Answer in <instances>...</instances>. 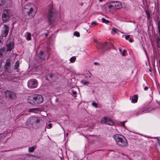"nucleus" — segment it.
<instances>
[{
	"label": "nucleus",
	"mask_w": 160,
	"mask_h": 160,
	"mask_svg": "<svg viewBox=\"0 0 160 160\" xmlns=\"http://www.w3.org/2000/svg\"><path fill=\"white\" fill-rule=\"evenodd\" d=\"M126 50L125 49H124L121 53V54L122 56H125L126 55L125 53H126Z\"/></svg>",
	"instance_id": "26"
},
{
	"label": "nucleus",
	"mask_w": 160,
	"mask_h": 160,
	"mask_svg": "<svg viewBox=\"0 0 160 160\" xmlns=\"http://www.w3.org/2000/svg\"><path fill=\"white\" fill-rule=\"evenodd\" d=\"M28 85L29 88H35L38 85V82L36 79H30L28 81Z\"/></svg>",
	"instance_id": "5"
},
{
	"label": "nucleus",
	"mask_w": 160,
	"mask_h": 160,
	"mask_svg": "<svg viewBox=\"0 0 160 160\" xmlns=\"http://www.w3.org/2000/svg\"><path fill=\"white\" fill-rule=\"evenodd\" d=\"M50 77L51 78H52V75H50Z\"/></svg>",
	"instance_id": "46"
},
{
	"label": "nucleus",
	"mask_w": 160,
	"mask_h": 160,
	"mask_svg": "<svg viewBox=\"0 0 160 160\" xmlns=\"http://www.w3.org/2000/svg\"><path fill=\"white\" fill-rule=\"evenodd\" d=\"M97 62H95L94 63V64L95 65L96 64H97Z\"/></svg>",
	"instance_id": "49"
},
{
	"label": "nucleus",
	"mask_w": 160,
	"mask_h": 160,
	"mask_svg": "<svg viewBox=\"0 0 160 160\" xmlns=\"http://www.w3.org/2000/svg\"><path fill=\"white\" fill-rule=\"evenodd\" d=\"M36 148V147L35 146H32L28 148L29 152H32Z\"/></svg>",
	"instance_id": "22"
},
{
	"label": "nucleus",
	"mask_w": 160,
	"mask_h": 160,
	"mask_svg": "<svg viewBox=\"0 0 160 160\" xmlns=\"http://www.w3.org/2000/svg\"><path fill=\"white\" fill-rule=\"evenodd\" d=\"M72 92L73 95H76L77 93L75 91H74L73 90H72Z\"/></svg>",
	"instance_id": "34"
},
{
	"label": "nucleus",
	"mask_w": 160,
	"mask_h": 160,
	"mask_svg": "<svg viewBox=\"0 0 160 160\" xmlns=\"http://www.w3.org/2000/svg\"><path fill=\"white\" fill-rule=\"evenodd\" d=\"M141 160H146L144 158H142Z\"/></svg>",
	"instance_id": "45"
},
{
	"label": "nucleus",
	"mask_w": 160,
	"mask_h": 160,
	"mask_svg": "<svg viewBox=\"0 0 160 160\" xmlns=\"http://www.w3.org/2000/svg\"><path fill=\"white\" fill-rule=\"evenodd\" d=\"M148 112L147 110H145L144 111L142 112L143 113L147 112Z\"/></svg>",
	"instance_id": "41"
},
{
	"label": "nucleus",
	"mask_w": 160,
	"mask_h": 160,
	"mask_svg": "<svg viewBox=\"0 0 160 160\" xmlns=\"http://www.w3.org/2000/svg\"><path fill=\"white\" fill-rule=\"evenodd\" d=\"M138 115V113H137V114H136V115Z\"/></svg>",
	"instance_id": "50"
},
{
	"label": "nucleus",
	"mask_w": 160,
	"mask_h": 160,
	"mask_svg": "<svg viewBox=\"0 0 160 160\" xmlns=\"http://www.w3.org/2000/svg\"><path fill=\"white\" fill-rule=\"evenodd\" d=\"M14 44L13 42H10L8 43L7 44V51H10L13 48Z\"/></svg>",
	"instance_id": "12"
},
{
	"label": "nucleus",
	"mask_w": 160,
	"mask_h": 160,
	"mask_svg": "<svg viewBox=\"0 0 160 160\" xmlns=\"http://www.w3.org/2000/svg\"><path fill=\"white\" fill-rule=\"evenodd\" d=\"M34 99L36 105L42 102L43 100L42 97L40 95H36L34 96Z\"/></svg>",
	"instance_id": "7"
},
{
	"label": "nucleus",
	"mask_w": 160,
	"mask_h": 160,
	"mask_svg": "<svg viewBox=\"0 0 160 160\" xmlns=\"http://www.w3.org/2000/svg\"><path fill=\"white\" fill-rule=\"evenodd\" d=\"M107 43L106 42L105 43H100L99 42H98L97 43V46H100L101 45L102 46V47H103L104 45H105V44H106Z\"/></svg>",
	"instance_id": "28"
},
{
	"label": "nucleus",
	"mask_w": 160,
	"mask_h": 160,
	"mask_svg": "<svg viewBox=\"0 0 160 160\" xmlns=\"http://www.w3.org/2000/svg\"><path fill=\"white\" fill-rule=\"evenodd\" d=\"M108 9H109V11H112L115 10V8H114V5L113 2H112L110 4H106L105 5Z\"/></svg>",
	"instance_id": "15"
},
{
	"label": "nucleus",
	"mask_w": 160,
	"mask_h": 160,
	"mask_svg": "<svg viewBox=\"0 0 160 160\" xmlns=\"http://www.w3.org/2000/svg\"><path fill=\"white\" fill-rule=\"evenodd\" d=\"M9 30V27L5 24L4 25L2 31V37H6L8 35Z\"/></svg>",
	"instance_id": "8"
},
{
	"label": "nucleus",
	"mask_w": 160,
	"mask_h": 160,
	"mask_svg": "<svg viewBox=\"0 0 160 160\" xmlns=\"http://www.w3.org/2000/svg\"><path fill=\"white\" fill-rule=\"evenodd\" d=\"M39 109L38 108H32L30 109L29 110V112H32L35 113H37L38 112V111H39Z\"/></svg>",
	"instance_id": "18"
},
{
	"label": "nucleus",
	"mask_w": 160,
	"mask_h": 160,
	"mask_svg": "<svg viewBox=\"0 0 160 160\" xmlns=\"http://www.w3.org/2000/svg\"><path fill=\"white\" fill-rule=\"evenodd\" d=\"M125 122H121L120 123V125H122V126L124 127V128H125V125H124V123Z\"/></svg>",
	"instance_id": "31"
},
{
	"label": "nucleus",
	"mask_w": 160,
	"mask_h": 160,
	"mask_svg": "<svg viewBox=\"0 0 160 160\" xmlns=\"http://www.w3.org/2000/svg\"><path fill=\"white\" fill-rule=\"evenodd\" d=\"M19 61H17L15 63L14 69L17 70V72L18 71V67H19Z\"/></svg>",
	"instance_id": "20"
},
{
	"label": "nucleus",
	"mask_w": 160,
	"mask_h": 160,
	"mask_svg": "<svg viewBox=\"0 0 160 160\" xmlns=\"http://www.w3.org/2000/svg\"><path fill=\"white\" fill-rule=\"evenodd\" d=\"M118 31V29L115 28H113L111 32L112 34H115L117 33Z\"/></svg>",
	"instance_id": "23"
},
{
	"label": "nucleus",
	"mask_w": 160,
	"mask_h": 160,
	"mask_svg": "<svg viewBox=\"0 0 160 160\" xmlns=\"http://www.w3.org/2000/svg\"><path fill=\"white\" fill-rule=\"evenodd\" d=\"M119 51L121 53V52H122V50H121V49H119Z\"/></svg>",
	"instance_id": "44"
},
{
	"label": "nucleus",
	"mask_w": 160,
	"mask_h": 160,
	"mask_svg": "<svg viewBox=\"0 0 160 160\" xmlns=\"http://www.w3.org/2000/svg\"><path fill=\"white\" fill-rule=\"evenodd\" d=\"M76 57H72L70 59V62L73 63L76 60Z\"/></svg>",
	"instance_id": "24"
},
{
	"label": "nucleus",
	"mask_w": 160,
	"mask_h": 160,
	"mask_svg": "<svg viewBox=\"0 0 160 160\" xmlns=\"http://www.w3.org/2000/svg\"><path fill=\"white\" fill-rule=\"evenodd\" d=\"M92 105L96 108L98 107V104L95 102H92Z\"/></svg>",
	"instance_id": "30"
},
{
	"label": "nucleus",
	"mask_w": 160,
	"mask_h": 160,
	"mask_svg": "<svg viewBox=\"0 0 160 160\" xmlns=\"http://www.w3.org/2000/svg\"><path fill=\"white\" fill-rule=\"evenodd\" d=\"M68 133H66V136H68Z\"/></svg>",
	"instance_id": "48"
},
{
	"label": "nucleus",
	"mask_w": 160,
	"mask_h": 160,
	"mask_svg": "<svg viewBox=\"0 0 160 160\" xmlns=\"http://www.w3.org/2000/svg\"><path fill=\"white\" fill-rule=\"evenodd\" d=\"M130 36L129 35H127L125 37V38L126 40L128 39V38H130Z\"/></svg>",
	"instance_id": "33"
},
{
	"label": "nucleus",
	"mask_w": 160,
	"mask_h": 160,
	"mask_svg": "<svg viewBox=\"0 0 160 160\" xmlns=\"http://www.w3.org/2000/svg\"><path fill=\"white\" fill-rule=\"evenodd\" d=\"M138 99V96L136 95H135L132 97L131 102L133 103H136Z\"/></svg>",
	"instance_id": "17"
},
{
	"label": "nucleus",
	"mask_w": 160,
	"mask_h": 160,
	"mask_svg": "<svg viewBox=\"0 0 160 160\" xmlns=\"http://www.w3.org/2000/svg\"><path fill=\"white\" fill-rule=\"evenodd\" d=\"M160 39L159 38H158L157 39V43H159V42H160Z\"/></svg>",
	"instance_id": "42"
},
{
	"label": "nucleus",
	"mask_w": 160,
	"mask_h": 160,
	"mask_svg": "<svg viewBox=\"0 0 160 160\" xmlns=\"http://www.w3.org/2000/svg\"><path fill=\"white\" fill-rule=\"evenodd\" d=\"M4 50V48H1L0 49V52H3Z\"/></svg>",
	"instance_id": "36"
},
{
	"label": "nucleus",
	"mask_w": 160,
	"mask_h": 160,
	"mask_svg": "<svg viewBox=\"0 0 160 160\" xmlns=\"http://www.w3.org/2000/svg\"><path fill=\"white\" fill-rule=\"evenodd\" d=\"M39 58L42 60H45L47 59L48 58L49 55L48 54L46 55L44 54L42 51H41L38 55Z\"/></svg>",
	"instance_id": "10"
},
{
	"label": "nucleus",
	"mask_w": 160,
	"mask_h": 160,
	"mask_svg": "<svg viewBox=\"0 0 160 160\" xmlns=\"http://www.w3.org/2000/svg\"><path fill=\"white\" fill-rule=\"evenodd\" d=\"M5 95L6 97H9L11 98H13V96H15V95L12 92L7 91L5 92Z\"/></svg>",
	"instance_id": "13"
},
{
	"label": "nucleus",
	"mask_w": 160,
	"mask_h": 160,
	"mask_svg": "<svg viewBox=\"0 0 160 160\" xmlns=\"http://www.w3.org/2000/svg\"><path fill=\"white\" fill-rule=\"evenodd\" d=\"M74 35L76 37H79L80 35L79 32L77 31H76L74 32Z\"/></svg>",
	"instance_id": "27"
},
{
	"label": "nucleus",
	"mask_w": 160,
	"mask_h": 160,
	"mask_svg": "<svg viewBox=\"0 0 160 160\" xmlns=\"http://www.w3.org/2000/svg\"><path fill=\"white\" fill-rule=\"evenodd\" d=\"M34 120L37 123H38L39 122L40 120L38 119V118L37 117L32 118H30L29 119H28L27 120V123H28V122H31V121L32 120Z\"/></svg>",
	"instance_id": "16"
},
{
	"label": "nucleus",
	"mask_w": 160,
	"mask_h": 160,
	"mask_svg": "<svg viewBox=\"0 0 160 160\" xmlns=\"http://www.w3.org/2000/svg\"><path fill=\"white\" fill-rule=\"evenodd\" d=\"M89 83V82L88 81H85L83 83V84L84 85H88Z\"/></svg>",
	"instance_id": "32"
},
{
	"label": "nucleus",
	"mask_w": 160,
	"mask_h": 160,
	"mask_svg": "<svg viewBox=\"0 0 160 160\" xmlns=\"http://www.w3.org/2000/svg\"><path fill=\"white\" fill-rule=\"evenodd\" d=\"M85 74H86V77L87 78H91L92 76L91 73L88 70H86L85 71Z\"/></svg>",
	"instance_id": "21"
},
{
	"label": "nucleus",
	"mask_w": 160,
	"mask_h": 160,
	"mask_svg": "<svg viewBox=\"0 0 160 160\" xmlns=\"http://www.w3.org/2000/svg\"><path fill=\"white\" fill-rule=\"evenodd\" d=\"M28 102L32 105H36L35 101L34 99V96H29L28 98Z\"/></svg>",
	"instance_id": "14"
},
{
	"label": "nucleus",
	"mask_w": 160,
	"mask_h": 160,
	"mask_svg": "<svg viewBox=\"0 0 160 160\" xmlns=\"http://www.w3.org/2000/svg\"><path fill=\"white\" fill-rule=\"evenodd\" d=\"M57 15V11L51 6L48 9L47 15V21L49 24H52L54 22Z\"/></svg>",
	"instance_id": "2"
},
{
	"label": "nucleus",
	"mask_w": 160,
	"mask_h": 160,
	"mask_svg": "<svg viewBox=\"0 0 160 160\" xmlns=\"http://www.w3.org/2000/svg\"><path fill=\"white\" fill-rule=\"evenodd\" d=\"M48 34L47 33L45 34V36L46 37H47L48 36Z\"/></svg>",
	"instance_id": "43"
},
{
	"label": "nucleus",
	"mask_w": 160,
	"mask_h": 160,
	"mask_svg": "<svg viewBox=\"0 0 160 160\" xmlns=\"http://www.w3.org/2000/svg\"><path fill=\"white\" fill-rule=\"evenodd\" d=\"M113 138L118 146L122 147L127 146L128 143L127 140L123 136L116 134L113 136Z\"/></svg>",
	"instance_id": "3"
},
{
	"label": "nucleus",
	"mask_w": 160,
	"mask_h": 160,
	"mask_svg": "<svg viewBox=\"0 0 160 160\" xmlns=\"http://www.w3.org/2000/svg\"><path fill=\"white\" fill-rule=\"evenodd\" d=\"M113 3L115 10L121 8L122 7V5L120 2H114Z\"/></svg>",
	"instance_id": "11"
},
{
	"label": "nucleus",
	"mask_w": 160,
	"mask_h": 160,
	"mask_svg": "<svg viewBox=\"0 0 160 160\" xmlns=\"http://www.w3.org/2000/svg\"><path fill=\"white\" fill-rule=\"evenodd\" d=\"M101 122L102 123H106L110 125H112L114 124L113 121L107 117L102 118L101 120Z\"/></svg>",
	"instance_id": "6"
},
{
	"label": "nucleus",
	"mask_w": 160,
	"mask_h": 160,
	"mask_svg": "<svg viewBox=\"0 0 160 160\" xmlns=\"http://www.w3.org/2000/svg\"><path fill=\"white\" fill-rule=\"evenodd\" d=\"M96 22H93L91 23L92 25H96Z\"/></svg>",
	"instance_id": "37"
},
{
	"label": "nucleus",
	"mask_w": 160,
	"mask_h": 160,
	"mask_svg": "<svg viewBox=\"0 0 160 160\" xmlns=\"http://www.w3.org/2000/svg\"><path fill=\"white\" fill-rule=\"evenodd\" d=\"M102 22L104 23H107L109 22V21L108 20H106L104 18H102Z\"/></svg>",
	"instance_id": "25"
},
{
	"label": "nucleus",
	"mask_w": 160,
	"mask_h": 160,
	"mask_svg": "<svg viewBox=\"0 0 160 160\" xmlns=\"http://www.w3.org/2000/svg\"><path fill=\"white\" fill-rule=\"evenodd\" d=\"M12 15L11 11L9 9L4 10L2 15V20L4 22L8 21Z\"/></svg>",
	"instance_id": "4"
},
{
	"label": "nucleus",
	"mask_w": 160,
	"mask_h": 160,
	"mask_svg": "<svg viewBox=\"0 0 160 160\" xmlns=\"http://www.w3.org/2000/svg\"><path fill=\"white\" fill-rule=\"evenodd\" d=\"M24 13H27L30 18L33 17L36 13L37 8L34 4H29L25 5L24 8L23 10Z\"/></svg>",
	"instance_id": "1"
},
{
	"label": "nucleus",
	"mask_w": 160,
	"mask_h": 160,
	"mask_svg": "<svg viewBox=\"0 0 160 160\" xmlns=\"http://www.w3.org/2000/svg\"><path fill=\"white\" fill-rule=\"evenodd\" d=\"M27 35L26 37V39L28 41H30L31 39V34L30 33L27 32L26 33Z\"/></svg>",
	"instance_id": "19"
},
{
	"label": "nucleus",
	"mask_w": 160,
	"mask_h": 160,
	"mask_svg": "<svg viewBox=\"0 0 160 160\" xmlns=\"http://www.w3.org/2000/svg\"><path fill=\"white\" fill-rule=\"evenodd\" d=\"M48 127H49V128H50L52 127V124L51 123H49L48 124Z\"/></svg>",
	"instance_id": "35"
},
{
	"label": "nucleus",
	"mask_w": 160,
	"mask_h": 160,
	"mask_svg": "<svg viewBox=\"0 0 160 160\" xmlns=\"http://www.w3.org/2000/svg\"><path fill=\"white\" fill-rule=\"evenodd\" d=\"M158 32H160V26L159 25H158Z\"/></svg>",
	"instance_id": "39"
},
{
	"label": "nucleus",
	"mask_w": 160,
	"mask_h": 160,
	"mask_svg": "<svg viewBox=\"0 0 160 160\" xmlns=\"http://www.w3.org/2000/svg\"><path fill=\"white\" fill-rule=\"evenodd\" d=\"M146 14H147V18L149 19L150 17V14L149 12L147 11H146Z\"/></svg>",
	"instance_id": "29"
},
{
	"label": "nucleus",
	"mask_w": 160,
	"mask_h": 160,
	"mask_svg": "<svg viewBox=\"0 0 160 160\" xmlns=\"http://www.w3.org/2000/svg\"><path fill=\"white\" fill-rule=\"evenodd\" d=\"M148 89V87H145L144 88V89L145 90H147Z\"/></svg>",
	"instance_id": "38"
},
{
	"label": "nucleus",
	"mask_w": 160,
	"mask_h": 160,
	"mask_svg": "<svg viewBox=\"0 0 160 160\" xmlns=\"http://www.w3.org/2000/svg\"><path fill=\"white\" fill-rule=\"evenodd\" d=\"M129 41L130 42H132L133 41V40L132 39H129Z\"/></svg>",
	"instance_id": "40"
},
{
	"label": "nucleus",
	"mask_w": 160,
	"mask_h": 160,
	"mask_svg": "<svg viewBox=\"0 0 160 160\" xmlns=\"http://www.w3.org/2000/svg\"><path fill=\"white\" fill-rule=\"evenodd\" d=\"M4 70L8 72H11V69L10 68V60L8 59L6 60V63L4 66Z\"/></svg>",
	"instance_id": "9"
},
{
	"label": "nucleus",
	"mask_w": 160,
	"mask_h": 160,
	"mask_svg": "<svg viewBox=\"0 0 160 160\" xmlns=\"http://www.w3.org/2000/svg\"><path fill=\"white\" fill-rule=\"evenodd\" d=\"M94 41L95 42H96L97 41V40L96 39H94Z\"/></svg>",
	"instance_id": "47"
}]
</instances>
